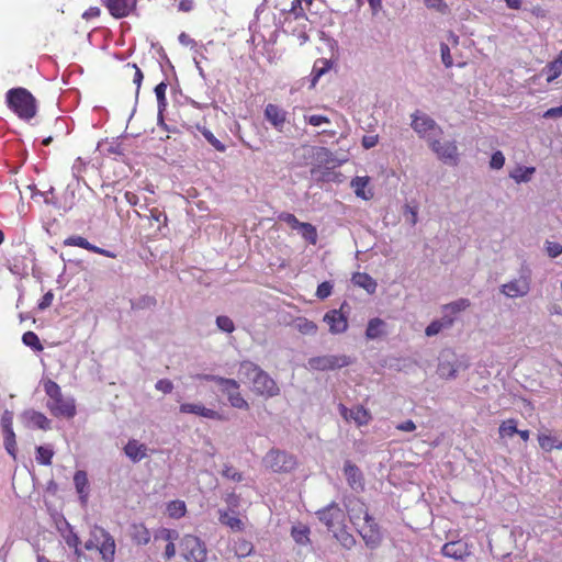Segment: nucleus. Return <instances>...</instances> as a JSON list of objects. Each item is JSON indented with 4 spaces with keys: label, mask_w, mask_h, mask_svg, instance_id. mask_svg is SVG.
Segmentation results:
<instances>
[{
    "label": "nucleus",
    "mask_w": 562,
    "mask_h": 562,
    "mask_svg": "<svg viewBox=\"0 0 562 562\" xmlns=\"http://www.w3.org/2000/svg\"><path fill=\"white\" fill-rule=\"evenodd\" d=\"M241 374L250 384L251 391L257 396L270 398L280 394V387L263 369L251 361H243L238 369Z\"/></svg>",
    "instance_id": "f257e3e1"
},
{
    "label": "nucleus",
    "mask_w": 562,
    "mask_h": 562,
    "mask_svg": "<svg viewBox=\"0 0 562 562\" xmlns=\"http://www.w3.org/2000/svg\"><path fill=\"white\" fill-rule=\"evenodd\" d=\"M5 104L20 120L30 122L38 113V101L26 88H11L5 93Z\"/></svg>",
    "instance_id": "f03ea898"
},
{
    "label": "nucleus",
    "mask_w": 562,
    "mask_h": 562,
    "mask_svg": "<svg viewBox=\"0 0 562 562\" xmlns=\"http://www.w3.org/2000/svg\"><path fill=\"white\" fill-rule=\"evenodd\" d=\"M44 391L49 397L47 407L55 417L72 418L76 415L74 400L65 398L61 394L60 386L55 381H45Z\"/></svg>",
    "instance_id": "7ed1b4c3"
},
{
    "label": "nucleus",
    "mask_w": 562,
    "mask_h": 562,
    "mask_svg": "<svg viewBox=\"0 0 562 562\" xmlns=\"http://www.w3.org/2000/svg\"><path fill=\"white\" fill-rule=\"evenodd\" d=\"M85 548L88 551H99L104 562H113L114 560L116 548L114 538L101 527H94L91 530L90 538L86 541Z\"/></svg>",
    "instance_id": "20e7f679"
},
{
    "label": "nucleus",
    "mask_w": 562,
    "mask_h": 562,
    "mask_svg": "<svg viewBox=\"0 0 562 562\" xmlns=\"http://www.w3.org/2000/svg\"><path fill=\"white\" fill-rule=\"evenodd\" d=\"M263 462L268 469L276 473H289L296 468V458L285 451L279 449H271Z\"/></svg>",
    "instance_id": "39448f33"
},
{
    "label": "nucleus",
    "mask_w": 562,
    "mask_h": 562,
    "mask_svg": "<svg viewBox=\"0 0 562 562\" xmlns=\"http://www.w3.org/2000/svg\"><path fill=\"white\" fill-rule=\"evenodd\" d=\"M180 549L187 561L204 562L206 559L205 544L196 536L186 535L180 541Z\"/></svg>",
    "instance_id": "423d86ee"
},
{
    "label": "nucleus",
    "mask_w": 562,
    "mask_h": 562,
    "mask_svg": "<svg viewBox=\"0 0 562 562\" xmlns=\"http://www.w3.org/2000/svg\"><path fill=\"white\" fill-rule=\"evenodd\" d=\"M316 515L328 530L335 531L345 527V510L335 502L317 510Z\"/></svg>",
    "instance_id": "0eeeda50"
},
{
    "label": "nucleus",
    "mask_w": 562,
    "mask_h": 562,
    "mask_svg": "<svg viewBox=\"0 0 562 562\" xmlns=\"http://www.w3.org/2000/svg\"><path fill=\"white\" fill-rule=\"evenodd\" d=\"M220 391L226 396L228 404L233 408L241 411H248L250 408L249 403L241 394L240 384L237 380L225 378L222 385H220Z\"/></svg>",
    "instance_id": "6e6552de"
},
{
    "label": "nucleus",
    "mask_w": 562,
    "mask_h": 562,
    "mask_svg": "<svg viewBox=\"0 0 562 562\" xmlns=\"http://www.w3.org/2000/svg\"><path fill=\"white\" fill-rule=\"evenodd\" d=\"M307 363L312 370L327 371L347 367L351 359L346 355H324L310 358Z\"/></svg>",
    "instance_id": "1a4fd4ad"
},
{
    "label": "nucleus",
    "mask_w": 562,
    "mask_h": 562,
    "mask_svg": "<svg viewBox=\"0 0 562 562\" xmlns=\"http://www.w3.org/2000/svg\"><path fill=\"white\" fill-rule=\"evenodd\" d=\"M412 127L423 138H427L428 143L432 140L431 135L441 134V128L436 122L426 114L415 113L413 115Z\"/></svg>",
    "instance_id": "9d476101"
},
{
    "label": "nucleus",
    "mask_w": 562,
    "mask_h": 562,
    "mask_svg": "<svg viewBox=\"0 0 562 562\" xmlns=\"http://www.w3.org/2000/svg\"><path fill=\"white\" fill-rule=\"evenodd\" d=\"M346 507L349 519L356 528L360 527L362 522H368L373 519L368 513L367 505L359 498L349 499Z\"/></svg>",
    "instance_id": "9b49d317"
},
{
    "label": "nucleus",
    "mask_w": 562,
    "mask_h": 562,
    "mask_svg": "<svg viewBox=\"0 0 562 562\" xmlns=\"http://www.w3.org/2000/svg\"><path fill=\"white\" fill-rule=\"evenodd\" d=\"M103 5L114 19H123L131 15L137 4V0H101Z\"/></svg>",
    "instance_id": "f8f14e48"
},
{
    "label": "nucleus",
    "mask_w": 562,
    "mask_h": 562,
    "mask_svg": "<svg viewBox=\"0 0 562 562\" xmlns=\"http://www.w3.org/2000/svg\"><path fill=\"white\" fill-rule=\"evenodd\" d=\"M471 546L463 539L449 541L441 548V554L449 559L465 560L471 555Z\"/></svg>",
    "instance_id": "ddd939ff"
},
{
    "label": "nucleus",
    "mask_w": 562,
    "mask_h": 562,
    "mask_svg": "<svg viewBox=\"0 0 562 562\" xmlns=\"http://www.w3.org/2000/svg\"><path fill=\"white\" fill-rule=\"evenodd\" d=\"M430 148L437 154L438 158L446 164L457 165L458 162V147L454 142L440 143L432 139L429 143Z\"/></svg>",
    "instance_id": "4468645a"
},
{
    "label": "nucleus",
    "mask_w": 562,
    "mask_h": 562,
    "mask_svg": "<svg viewBox=\"0 0 562 562\" xmlns=\"http://www.w3.org/2000/svg\"><path fill=\"white\" fill-rule=\"evenodd\" d=\"M357 530L367 547L375 549L381 544L382 535L374 519H371L368 522H362V525L358 527Z\"/></svg>",
    "instance_id": "2eb2a0df"
},
{
    "label": "nucleus",
    "mask_w": 562,
    "mask_h": 562,
    "mask_svg": "<svg viewBox=\"0 0 562 562\" xmlns=\"http://www.w3.org/2000/svg\"><path fill=\"white\" fill-rule=\"evenodd\" d=\"M339 412L346 420L355 422L358 427L367 426L372 419L370 412L362 405L348 408L344 404H339Z\"/></svg>",
    "instance_id": "dca6fc26"
},
{
    "label": "nucleus",
    "mask_w": 562,
    "mask_h": 562,
    "mask_svg": "<svg viewBox=\"0 0 562 562\" xmlns=\"http://www.w3.org/2000/svg\"><path fill=\"white\" fill-rule=\"evenodd\" d=\"M345 305L346 303L339 310H330L324 315L323 321L328 325L329 331L334 335L342 334L348 328L347 316L341 312Z\"/></svg>",
    "instance_id": "f3484780"
},
{
    "label": "nucleus",
    "mask_w": 562,
    "mask_h": 562,
    "mask_svg": "<svg viewBox=\"0 0 562 562\" xmlns=\"http://www.w3.org/2000/svg\"><path fill=\"white\" fill-rule=\"evenodd\" d=\"M181 414H193L200 417L214 420H223L224 417L217 411L204 406L202 403H182L179 406Z\"/></svg>",
    "instance_id": "a211bd4d"
},
{
    "label": "nucleus",
    "mask_w": 562,
    "mask_h": 562,
    "mask_svg": "<svg viewBox=\"0 0 562 562\" xmlns=\"http://www.w3.org/2000/svg\"><path fill=\"white\" fill-rule=\"evenodd\" d=\"M63 244H64V246L80 247V248H83V249H86L88 251H91V252H94V254H99V255H102V256L108 257V258H115V254L114 252L92 245L91 243L88 241V239H86L82 236H78V235L69 236V237H67L63 241Z\"/></svg>",
    "instance_id": "6ab92c4d"
},
{
    "label": "nucleus",
    "mask_w": 562,
    "mask_h": 562,
    "mask_svg": "<svg viewBox=\"0 0 562 562\" xmlns=\"http://www.w3.org/2000/svg\"><path fill=\"white\" fill-rule=\"evenodd\" d=\"M530 290L529 278L522 277L502 285V293L508 297L526 295Z\"/></svg>",
    "instance_id": "aec40b11"
},
{
    "label": "nucleus",
    "mask_w": 562,
    "mask_h": 562,
    "mask_svg": "<svg viewBox=\"0 0 562 562\" xmlns=\"http://www.w3.org/2000/svg\"><path fill=\"white\" fill-rule=\"evenodd\" d=\"M265 117L278 131H282L286 122V112L277 104L269 103L265 109Z\"/></svg>",
    "instance_id": "412c9836"
},
{
    "label": "nucleus",
    "mask_w": 562,
    "mask_h": 562,
    "mask_svg": "<svg viewBox=\"0 0 562 562\" xmlns=\"http://www.w3.org/2000/svg\"><path fill=\"white\" fill-rule=\"evenodd\" d=\"M280 13H291L295 19L306 18L302 7V0H274L272 4Z\"/></svg>",
    "instance_id": "4be33fe9"
},
{
    "label": "nucleus",
    "mask_w": 562,
    "mask_h": 562,
    "mask_svg": "<svg viewBox=\"0 0 562 562\" xmlns=\"http://www.w3.org/2000/svg\"><path fill=\"white\" fill-rule=\"evenodd\" d=\"M22 416L29 428H37L42 430L50 429V420L41 412L29 409L25 411Z\"/></svg>",
    "instance_id": "5701e85b"
},
{
    "label": "nucleus",
    "mask_w": 562,
    "mask_h": 562,
    "mask_svg": "<svg viewBox=\"0 0 562 562\" xmlns=\"http://www.w3.org/2000/svg\"><path fill=\"white\" fill-rule=\"evenodd\" d=\"M218 520L231 530L239 532L245 529V522L235 510H218Z\"/></svg>",
    "instance_id": "b1692460"
},
{
    "label": "nucleus",
    "mask_w": 562,
    "mask_h": 562,
    "mask_svg": "<svg viewBox=\"0 0 562 562\" xmlns=\"http://www.w3.org/2000/svg\"><path fill=\"white\" fill-rule=\"evenodd\" d=\"M131 540L137 546H146L149 543L151 533L143 522H134L128 528Z\"/></svg>",
    "instance_id": "393cba45"
},
{
    "label": "nucleus",
    "mask_w": 562,
    "mask_h": 562,
    "mask_svg": "<svg viewBox=\"0 0 562 562\" xmlns=\"http://www.w3.org/2000/svg\"><path fill=\"white\" fill-rule=\"evenodd\" d=\"M125 454L133 461L138 462L144 459L147 454V448L145 445L139 443L136 439H131L124 447Z\"/></svg>",
    "instance_id": "a878e982"
},
{
    "label": "nucleus",
    "mask_w": 562,
    "mask_h": 562,
    "mask_svg": "<svg viewBox=\"0 0 562 562\" xmlns=\"http://www.w3.org/2000/svg\"><path fill=\"white\" fill-rule=\"evenodd\" d=\"M344 472L351 488L357 490L358 487H362L363 477L360 469L357 465L347 462L345 464Z\"/></svg>",
    "instance_id": "bb28decb"
},
{
    "label": "nucleus",
    "mask_w": 562,
    "mask_h": 562,
    "mask_svg": "<svg viewBox=\"0 0 562 562\" xmlns=\"http://www.w3.org/2000/svg\"><path fill=\"white\" fill-rule=\"evenodd\" d=\"M74 483L76 486V491L79 494V498L82 503H86L88 499V487L89 481L86 471L78 470L74 475Z\"/></svg>",
    "instance_id": "cd10ccee"
},
{
    "label": "nucleus",
    "mask_w": 562,
    "mask_h": 562,
    "mask_svg": "<svg viewBox=\"0 0 562 562\" xmlns=\"http://www.w3.org/2000/svg\"><path fill=\"white\" fill-rule=\"evenodd\" d=\"M368 184L369 177H356L355 179L351 180V188L353 189L355 194L363 200H370L373 196L371 190H366Z\"/></svg>",
    "instance_id": "c85d7f7f"
},
{
    "label": "nucleus",
    "mask_w": 562,
    "mask_h": 562,
    "mask_svg": "<svg viewBox=\"0 0 562 562\" xmlns=\"http://www.w3.org/2000/svg\"><path fill=\"white\" fill-rule=\"evenodd\" d=\"M538 442L540 448L546 452H551L552 450H562V441L550 434H539Z\"/></svg>",
    "instance_id": "c756f323"
},
{
    "label": "nucleus",
    "mask_w": 562,
    "mask_h": 562,
    "mask_svg": "<svg viewBox=\"0 0 562 562\" xmlns=\"http://www.w3.org/2000/svg\"><path fill=\"white\" fill-rule=\"evenodd\" d=\"M351 280L356 285L363 288L368 293H374L376 290L375 280L366 272H356Z\"/></svg>",
    "instance_id": "7c9ffc66"
},
{
    "label": "nucleus",
    "mask_w": 562,
    "mask_h": 562,
    "mask_svg": "<svg viewBox=\"0 0 562 562\" xmlns=\"http://www.w3.org/2000/svg\"><path fill=\"white\" fill-rule=\"evenodd\" d=\"M331 68V63L326 58H318L315 60L312 69L311 87H315L319 78Z\"/></svg>",
    "instance_id": "2f4dec72"
},
{
    "label": "nucleus",
    "mask_w": 562,
    "mask_h": 562,
    "mask_svg": "<svg viewBox=\"0 0 562 562\" xmlns=\"http://www.w3.org/2000/svg\"><path fill=\"white\" fill-rule=\"evenodd\" d=\"M158 537H161L168 541L166 549H165V557L167 559L173 558L176 555V547H175L173 540H176L178 538V532L176 530L164 528L159 531V535L156 536V538H158Z\"/></svg>",
    "instance_id": "473e14b6"
},
{
    "label": "nucleus",
    "mask_w": 562,
    "mask_h": 562,
    "mask_svg": "<svg viewBox=\"0 0 562 562\" xmlns=\"http://www.w3.org/2000/svg\"><path fill=\"white\" fill-rule=\"evenodd\" d=\"M385 322L379 317L369 321L366 336L368 339L379 338L384 334Z\"/></svg>",
    "instance_id": "72a5a7b5"
},
{
    "label": "nucleus",
    "mask_w": 562,
    "mask_h": 562,
    "mask_svg": "<svg viewBox=\"0 0 562 562\" xmlns=\"http://www.w3.org/2000/svg\"><path fill=\"white\" fill-rule=\"evenodd\" d=\"M453 324V318L443 316L439 321L431 322L425 329V334L428 337L439 334L443 328H448Z\"/></svg>",
    "instance_id": "f704fd0d"
},
{
    "label": "nucleus",
    "mask_w": 562,
    "mask_h": 562,
    "mask_svg": "<svg viewBox=\"0 0 562 562\" xmlns=\"http://www.w3.org/2000/svg\"><path fill=\"white\" fill-rule=\"evenodd\" d=\"M295 328L302 334V335H308L314 336L316 335L318 327L316 323L313 321H310L305 317H297L294 321Z\"/></svg>",
    "instance_id": "c9c22d12"
},
{
    "label": "nucleus",
    "mask_w": 562,
    "mask_h": 562,
    "mask_svg": "<svg viewBox=\"0 0 562 562\" xmlns=\"http://www.w3.org/2000/svg\"><path fill=\"white\" fill-rule=\"evenodd\" d=\"M166 512L170 518L179 519L187 514V505L180 499L171 501L167 504Z\"/></svg>",
    "instance_id": "e433bc0d"
},
{
    "label": "nucleus",
    "mask_w": 562,
    "mask_h": 562,
    "mask_svg": "<svg viewBox=\"0 0 562 562\" xmlns=\"http://www.w3.org/2000/svg\"><path fill=\"white\" fill-rule=\"evenodd\" d=\"M536 171L535 167L517 166L512 172L510 178L517 183L528 182Z\"/></svg>",
    "instance_id": "4c0bfd02"
},
{
    "label": "nucleus",
    "mask_w": 562,
    "mask_h": 562,
    "mask_svg": "<svg viewBox=\"0 0 562 562\" xmlns=\"http://www.w3.org/2000/svg\"><path fill=\"white\" fill-rule=\"evenodd\" d=\"M54 450L50 446H38L36 448V462L42 465H50Z\"/></svg>",
    "instance_id": "58836bf2"
},
{
    "label": "nucleus",
    "mask_w": 562,
    "mask_h": 562,
    "mask_svg": "<svg viewBox=\"0 0 562 562\" xmlns=\"http://www.w3.org/2000/svg\"><path fill=\"white\" fill-rule=\"evenodd\" d=\"M516 432H518V428L517 420L515 418L503 420L498 427L501 438L513 437Z\"/></svg>",
    "instance_id": "ea45409f"
},
{
    "label": "nucleus",
    "mask_w": 562,
    "mask_h": 562,
    "mask_svg": "<svg viewBox=\"0 0 562 562\" xmlns=\"http://www.w3.org/2000/svg\"><path fill=\"white\" fill-rule=\"evenodd\" d=\"M299 232L306 241H308L311 245H316L318 235L314 225L303 222Z\"/></svg>",
    "instance_id": "a19ab883"
},
{
    "label": "nucleus",
    "mask_w": 562,
    "mask_h": 562,
    "mask_svg": "<svg viewBox=\"0 0 562 562\" xmlns=\"http://www.w3.org/2000/svg\"><path fill=\"white\" fill-rule=\"evenodd\" d=\"M200 133L204 136V138L220 153H224L226 150V146L217 139L214 134L206 128L205 126H196Z\"/></svg>",
    "instance_id": "79ce46f5"
},
{
    "label": "nucleus",
    "mask_w": 562,
    "mask_h": 562,
    "mask_svg": "<svg viewBox=\"0 0 562 562\" xmlns=\"http://www.w3.org/2000/svg\"><path fill=\"white\" fill-rule=\"evenodd\" d=\"M310 529L306 526H294L291 530V536L299 544H306L310 542Z\"/></svg>",
    "instance_id": "37998d69"
},
{
    "label": "nucleus",
    "mask_w": 562,
    "mask_h": 562,
    "mask_svg": "<svg viewBox=\"0 0 562 562\" xmlns=\"http://www.w3.org/2000/svg\"><path fill=\"white\" fill-rule=\"evenodd\" d=\"M543 72L547 76V81L551 82L562 74V64H560V61L552 60L546 65Z\"/></svg>",
    "instance_id": "c03bdc74"
},
{
    "label": "nucleus",
    "mask_w": 562,
    "mask_h": 562,
    "mask_svg": "<svg viewBox=\"0 0 562 562\" xmlns=\"http://www.w3.org/2000/svg\"><path fill=\"white\" fill-rule=\"evenodd\" d=\"M254 550V546L250 541L240 539L235 542L234 551L235 554L239 558L248 557Z\"/></svg>",
    "instance_id": "a18cd8bd"
},
{
    "label": "nucleus",
    "mask_w": 562,
    "mask_h": 562,
    "mask_svg": "<svg viewBox=\"0 0 562 562\" xmlns=\"http://www.w3.org/2000/svg\"><path fill=\"white\" fill-rule=\"evenodd\" d=\"M22 341L27 346L31 347L35 351H42L43 345L40 341L38 336L34 331H26L22 336Z\"/></svg>",
    "instance_id": "49530a36"
},
{
    "label": "nucleus",
    "mask_w": 562,
    "mask_h": 562,
    "mask_svg": "<svg viewBox=\"0 0 562 562\" xmlns=\"http://www.w3.org/2000/svg\"><path fill=\"white\" fill-rule=\"evenodd\" d=\"M166 91H167L166 82H160L155 87V94H156L157 102H158L159 114L162 113L165 106L167 105Z\"/></svg>",
    "instance_id": "de8ad7c7"
},
{
    "label": "nucleus",
    "mask_w": 562,
    "mask_h": 562,
    "mask_svg": "<svg viewBox=\"0 0 562 562\" xmlns=\"http://www.w3.org/2000/svg\"><path fill=\"white\" fill-rule=\"evenodd\" d=\"M470 306V301L468 299H460L458 301L451 302L443 306V310L450 311L452 314H457L467 310Z\"/></svg>",
    "instance_id": "09e8293b"
},
{
    "label": "nucleus",
    "mask_w": 562,
    "mask_h": 562,
    "mask_svg": "<svg viewBox=\"0 0 562 562\" xmlns=\"http://www.w3.org/2000/svg\"><path fill=\"white\" fill-rule=\"evenodd\" d=\"M4 446L10 456H12L14 459L16 457V441H15V434L13 429L8 430L7 434H4Z\"/></svg>",
    "instance_id": "8fccbe9b"
},
{
    "label": "nucleus",
    "mask_w": 562,
    "mask_h": 562,
    "mask_svg": "<svg viewBox=\"0 0 562 562\" xmlns=\"http://www.w3.org/2000/svg\"><path fill=\"white\" fill-rule=\"evenodd\" d=\"M279 221L286 223L292 229L299 231L303 222H300L292 213L282 212L278 216Z\"/></svg>",
    "instance_id": "3c124183"
},
{
    "label": "nucleus",
    "mask_w": 562,
    "mask_h": 562,
    "mask_svg": "<svg viewBox=\"0 0 562 562\" xmlns=\"http://www.w3.org/2000/svg\"><path fill=\"white\" fill-rule=\"evenodd\" d=\"M428 9H432L441 14L449 13V5L445 0H423Z\"/></svg>",
    "instance_id": "603ef678"
},
{
    "label": "nucleus",
    "mask_w": 562,
    "mask_h": 562,
    "mask_svg": "<svg viewBox=\"0 0 562 562\" xmlns=\"http://www.w3.org/2000/svg\"><path fill=\"white\" fill-rule=\"evenodd\" d=\"M216 325L221 330L228 333V334H231L235 330L234 322L228 316H224V315L217 316Z\"/></svg>",
    "instance_id": "864d4df0"
},
{
    "label": "nucleus",
    "mask_w": 562,
    "mask_h": 562,
    "mask_svg": "<svg viewBox=\"0 0 562 562\" xmlns=\"http://www.w3.org/2000/svg\"><path fill=\"white\" fill-rule=\"evenodd\" d=\"M222 475L234 482H240L243 480L241 473L238 472L233 465H225L222 471Z\"/></svg>",
    "instance_id": "5fc2aeb1"
},
{
    "label": "nucleus",
    "mask_w": 562,
    "mask_h": 562,
    "mask_svg": "<svg viewBox=\"0 0 562 562\" xmlns=\"http://www.w3.org/2000/svg\"><path fill=\"white\" fill-rule=\"evenodd\" d=\"M333 292V284L329 281H324L318 284L316 290V296L321 300L328 297Z\"/></svg>",
    "instance_id": "6e6d98bb"
},
{
    "label": "nucleus",
    "mask_w": 562,
    "mask_h": 562,
    "mask_svg": "<svg viewBox=\"0 0 562 562\" xmlns=\"http://www.w3.org/2000/svg\"><path fill=\"white\" fill-rule=\"evenodd\" d=\"M126 68H132L134 70L133 82L136 85V91L138 92L144 78L143 71L136 64L128 63Z\"/></svg>",
    "instance_id": "4d7b16f0"
},
{
    "label": "nucleus",
    "mask_w": 562,
    "mask_h": 562,
    "mask_svg": "<svg viewBox=\"0 0 562 562\" xmlns=\"http://www.w3.org/2000/svg\"><path fill=\"white\" fill-rule=\"evenodd\" d=\"M440 53H441V59H442L443 65L447 68L452 67L453 60H452V57H451V54H450V48H449V46L447 44L441 43V45H440Z\"/></svg>",
    "instance_id": "13d9d810"
},
{
    "label": "nucleus",
    "mask_w": 562,
    "mask_h": 562,
    "mask_svg": "<svg viewBox=\"0 0 562 562\" xmlns=\"http://www.w3.org/2000/svg\"><path fill=\"white\" fill-rule=\"evenodd\" d=\"M505 164V157L502 151H495L490 160V166L492 169H501Z\"/></svg>",
    "instance_id": "bf43d9fd"
},
{
    "label": "nucleus",
    "mask_w": 562,
    "mask_h": 562,
    "mask_svg": "<svg viewBox=\"0 0 562 562\" xmlns=\"http://www.w3.org/2000/svg\"><path fill=\"white\" fill-rule=\"evenodd\" d=\"M155 387L157 391H160L164 394H169L173 390V384L168 379H160L156 382Z\"/></svg>",
    "instance_id": "052dcab7"
},
{
    "label": "nucleus",
    "mask_w": 562,
    "mask_h": 562,
    "mask_svg": "<svg viewBox=\"0 0 562 562\" xmlns=\"http://www.w3.org/2000/svg\"><path fill=\"white\" fill-rule=\"evenodd\" d=\"M546 249L549 257L551 258H557L562 254V245H560L559 243L547 241Z\"/></svg>",
    "instance_id": "680f3d73"
},
{
    "label": "nucleus",
    "mask_w": 562,
    "mask_h": 562,
    "mask_svg": "<svg viewBox=\"0 0 562 562\" xmlns=\"http://www.w3.org/2000/svg\"><path fill=\"white\" fill-rule=\"evenodd\" d=\"M305 120L308 124H311L313 126H319L322 124L329 123V119L327 116L321 115V114H313L310 116H305Z\"/></svg>",
    "instance_id": "e2e57ef3"
},
{
    "label": "nucleus",
    "mask_w": 562,
    "mask_h": 562,
    "mask_svg": "<svg viewBox=\"0 0 562 562\" xmlns=\"http://www.w3.org/2000/svg\"><path fill=\"white\" fill-rule=\"evenodd\" d=\"M1 425H2L4 434H7L8 430L13 429L12 428V414L10 412L7 411L2 415Z\"/></svg>",
    "instance_id": "0e129e2a"
},
{
    "label": "nucleus",
    "mask_w": 562,
    "mask_h": 562,
    "mask_svg": "<svg viewBox=\"0 0 562 562\" xmlns=\"http://www.w3.org/2000/svg\"><path fill=\"white\" fill-rule=\"evenodd\" d=\"M560 116H562V105L557 106V108H551L543 113L544 119H557Z\"/></svg>",
    "instance_id": "69168bd1"
},
{
    "label": "nucleus",
    "mask_w": 562,
    "mask_h": 562,
    "mask_svg": "<svg viewBox=\"0 0 562 562\" xmlns=\"http://www.w3.org/2000/svg\"><path fill=\"white\" fill-rule=\"evenodd\" d=\"M101 14V11L98 7H90L88 10H86L82 14V18L86 20L95 19L99 18Z\"/></svg>",
    "instance_id": "338daca9"
},
{
    "label": "nucleus",
    "mask_w": 562,
    "mask_h": 562,
    "mask_svg": "<svg viewBox=\"0 0 562 562\" xmlns=\"http://www.w3.org/2000/svg\"><path fill=\"white\" fill-rule=\"evenodd\" d=\"M396 429L401 431H414L416 429V425L413 420H405L396 426Z\"/></svg>",
    "instance_id": "774afa93"
}]
</instances>
